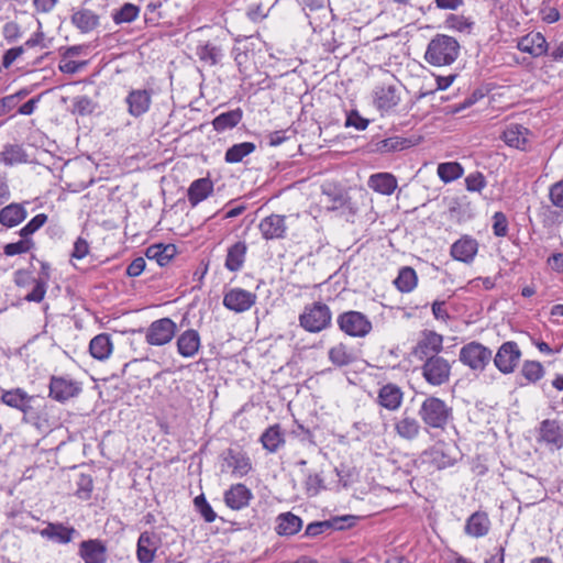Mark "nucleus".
<instances>
[{
  "label": "nucleus",
  "mask_w": 563,
  "mask_h": 563,
  "mask_svg": "<svg viewBox=\"0 0 563 563\" xmlns=\"http://www.w3.org/2000/svg\"><path fill=\"white\" fill-rule=\"evenodd\" d=\"M418 416L426 429L444 431L453 421V409L443 399L428 396L420 405Z\"/></svg>",
  "instance_id": "1"
},
{
  "label": "nucleus",
  "mask_w": 563,
  "mask_h": 563,
  "mask_svg": "<svg viewBox=\"0 0 563 563\" xmlns=\"http://www.w3.org/2000/svg\"><path fill=\"white\" fill-rule=\"evenodd\" d=\"M460 54L459 42L449 35L438 34L428 44L424 59L432 66L453 64Z\"/></svg>",
  "instance_id": "2"
},
{
  "label": "nucleus",
  "mask_w": 563,
  "mask_h": 563,
  "mask_svg": "<svg viewBox=\"0 0 563 563\" xmlns=\"http://www.w3.org/2000/svg\"><path fill=\"white\" fill-rule=\"evenodd\" d=\"M332 312L328 305L317 301L303 308L299 316V324L310 333H319L331 327Z\"/></svg>",
  "instance_id": "3"
},
{
  "label": "nucleus",
  "mask_w": 563,
  "mask_h": 563,
  "mask_svg": "<svg viewBox=\"0 0 563 563\" xmlns=\"http://www.w3.org/2000/svg\"><path fill=\"white\" fill-rule=\"evenodd\" d=\"M492 358V350L477 341L464 344L459 351V361L475 374L483 373Z\"/></svg>",
  "instance_id": "4"
},
{
  "label": "nucleus",
  "mask_w": 563,
  "mask_h": 563,
  "mask_svg": "<svg viewBox=\"0 0 563 563\" xmlns=\"http://www.w3.org/2000/svg\"><path fill=\"white\" fill-rule=\"evenodd\" d=\"M221 473H231L233 477L242 478L252 472L253 465L249 454L242 449L229 448L219 455Z\"/></svg>",
  "instance_id": "5"
},
{
  "label": "nucleus",
  "mask_w": 563,
  "mask_h": 563,
  "mask_svg": "<svg viewBox=\"0 0 563 563\" xmlns=\"http://www.w3.org/2000/svg\"><path fill=\"white\" fill-rule=\"evenodd\" d=\"M47 404L44 397L40 395H30L20 407L19 411L23 413L22 421L32 424L40 431L51 429L47 415Z\"/></svg>",
  "instance_id": "6"
},
{
  "label": "nucleus",
  "mask_w": 563,
  "mask_h": 563,
  "mask_svg": "<svg viewBox=\"0 0 563 563\" xmlns=\"http://www.w3.org/2000/svg\"><path fill=\"white\" fill-rule=\"evenodd\" d=\"M452 365L441 355H433L423 360L420 367L421 376L427 384L433 387L445 385L451 379Z\"/></svg>",
  "instance_id": "7"
},
{
  "label": "nucleus",
  "mask_w": 563,
  "mask_h": 563,
  "mask_svg": "<svg viewBox=\"0 0 563 563\" xmlns=\"http://www.w3.org/2000/svg\"><path fill=\"white\" fill-rule=\"evenodd\" d=\"M339 329L349 336L364 338L373 329L371 320L355 310L344 311L336 318Z\"/></svg>",
  "instance_id": "8"
},
{
  "label": "nucleus",
  "mask_w": 563,
  "mask_h": 563,
  "mask_svg": "<svg viewBox=\"0 0 563 563\" xmlns=\"http://www.w3.org/2000/svg\"><path fill=\"white\" fill-rule=\"evenodd\" d=\"M521 355L519 345L515 341H507L498 347L492 360L500 373L508 375L515 372L520 362Z\"/></svg>",
  "instance_id": "9"
},
{
  "label": "nucleus",
  "mask_w": 563,
  "mask_h": 563,
  "mask_svg": "<svg viewBox=\"0 0 563 563\" xmlns=\"http://www.w3.org/2000/svg\"><path fill=\"white\" fill-rule=\"evenodd\" d=\"M177 331L176 323L170 318L153 321L145 333V341L150 345L162 346L169 343Z\"/></svg>",
  "instance_id": "10"
},
{
  "label": "nucleus",
  "mask_w": 563,
  "mask_h": 563,
  "mask_svg": "<svg viewBox=\"0 0 563 563\" xmlns=\"http://www.w3.org/2000/svg\"><path fill=\"white\" fill-rule=\"evenodd\" d=\"M443 350V335L433 330H423L418 339L412 354L419 360L423 361L433 355H440Z\"/></svg>",
  "instance_id": "11"
},
{
  "label": "nucleus",
  "mask_w": 563,
  "mask_h": 563,
  "mask_svg": "<svg viewBox=\"0 0 563 563\" xmlns=\"http://www.w3.org/2000/svg\"><path fill=\"white\" fill-rule=\"evenodd\" d=\"M256 294L243 288H231L223 296V306L231 311L241 313L250 310L256 302Z\"/></svg>",
  "instance_id": "12"
},
{
  "label": "nucleus",
  "mask_w": 563,
  "mask_h": 563,
  "mask_svg": "<svg viewBox=\"0 0 563 563\" xmlns=\"http://www.w3.org/2000/svg\"><path fill=\"white\" fill-rule=\"evenodd\" d=\"M400 101L398 88L391 84H382L373 90V102L380 113H388Z\"/></svg>",
  "instance_id": "13"
},
{
  "label": "nucleus",
  "mask_w": 563,
  "mask_h": 563,
  "mask_svg": "<svg viewBox=\"0 0 563 563\" xmlns=\"http://www.w3.org/2000/svg\"><path fill=\"white\" fill-rule=\"evenodd\" d=\"M286 219V216L276 213L263 218L258 223L262 238L266 241L285 239L288 230Z\"/></svg>",
  "instance_id": "14"
},
{
  "label": "nucleus",
  "mask_w": 563,
  "mask_h": 563,
  "mask_svg": "<svg viewBox=\"0 0 563 563\" xmlns=\"http://www.w3.org/2000/svg\"><path fill=\"white\" fill-rule=\"evenodd\" d=\"M31 532L40 533L43 538L59 544H67L79 534L74 527L65 526L62 522H48L41 530L31 528Z\"/></svg>",
  "instance_id": "15"
},
{
  "label": "nucleus",
  "mask_w": 563,
  "mask_h": 563,
  "mask_svg": "<svg viewBox=\"0 0 563 563\" xmlns=\"http://www.w3.org/2000/svg\"><path fill=\"white\" fill-rule=\"evenodd\" d=\"M81 391L79 383L68 377L52 376L49 396L60 402L77 396Z\"/></svg>",
  "instance_id": "16"
},
{
  "label": "nucleus",
  "mask_w": 563,
  "mask_h": 563,
  "mask_svg": "<svg viewBox=\"0 0 563 563\" xmlns=\"http://www.w3.org/2000/svg\"><path fill=\"white\" fill-rule=\"evenodd\" d=\"M539 441L550 450H560L563 446V424L554 419L543 420L540 423Z\"/></svg>",
  "instance_id": "17"
},
{
  "label": "nucleus",
  "mask_w": 563,
  "mask_h": 563,
  "mask_svg": "<svg viewBox=\"0 0 563 563\" xmlns=\"http://www.w3.org/2000/svg\"><path fill=\"white\" fill-rule=\"evenodd\" d=\"M152 95L151 89H132L125 98L129 114L133 118L145 114L151 108Z\"/></svg>",
  "instance_id": "18"
},
{
  "label": "nucleus",
  "mask_w": 563,
  "mask_h": 563,
  "mask_svg": "<svg viewBox=\"0 0 563 563\" xmlns=\"http://www.w3.org/2000/svg\"><path fill=\"white\" fill-rule=\"evenodd\" d=\"M478 247L477 240L465 234L451 245L450 254L455 261L471 264L478 252Z\"/></svg>",
  "instance_id": "19"
},
{
  "label": "nucleus",
  "mask_w": 563,
  "mask_h": 563,
  "mask_svg": "<svg viewBox=\"0 0 563 563\" xmlns=\"http://www.w3.org/2000/svg\"><path fill=\"white\" fill-rule=\"evenodd\" d=\"M161 544L159 537L150 531L140 534L136 544V558L140 563H152Z\"/></svg>",
  "instance_id": "20"
},
{
  "label": "nucleus",
  "mask_w": 563,
  "mask_h": 563,
  "mask_svg": "<svg viewBox=\"0 0 563 563\" xmlns=\"http://www.w3.org/2000/svg\"><path fill=\"white\" fill-rule=\"evenodd\" d=\"M78 555L85 563H106L107 547L99 539L85 540L79 544Z\"/></svg>",
  "instance_id": "21"
},
{
  "label": "nucleus",
  "mask_w": 563,
  "mask_h": 563,
  "mask_svg": "<svg viewBox=\"0 0 563 563\" xmlns=\"http://www.w3.org/2000/svg\"><path fill=\"white\" fill-rule=\"evenodd\" d=\"M224 504L232 510H241L250 505L253 494L244 484L238 483L224 492Z\"/></svg>",
  "instance_id": "22"
},
{
  "label": "nucleus",
  "mask_w": 563,
  "mask_h": 563,
  "mask_svg": "<svg viewBox=\"0 0 563 563\" xmlns=\"http://www.w3.org/2000/svg\"><path fill=\"white\" fill-rule=\"evenodd\" d=\"M177 352L185 358L195 357L201 347V338L197 330L188 329L181 332L176 340Z\"/></svg>",
  "instance_id": "23"
},
{
  "label": "nucleus",
  "mask_w": 563,
  "mask_h": 563,
  "mask_svg": "<svg viewBox=\"0 0 563 563\" xmlns=\"http://www.w3.org/2000/svg\"><path fill=\"white\" fill-rule=\"evenodd\" d=\"M453 451L454 450L452 446L444 442H439L426 451L424 455L428 457L429 462L438 470H443L452 466L455 463L456 456L453 454Z\"/></svg>",
  "instance_id": "24"
},
{
  "label": "nucleus",
  "mask_w": 563,
  "mask_h": 563,
  "mask_svg": "<svg viewBox=\"0 0 563 563\" xmlns=\"http://www.w3.org/2000/svg\"><path fill=\"white\" fill-rule=\"evenodd\" d=\"M422 426L419 420L405 410L395 422L396 433L405 440H415L419 437Z\"/></svg>",
  "instance_id": "25"
},
{
  "label": "nucleus",
  "mask_w": 563,
  "mask_h": 563,
  "mask_svg": "<svg viewBox=\"0 0 563 563\" xmlns=\"http://www.w3.org/2000/svg\"><path fill=\"white\" fill-rule=\"evenodd\" d=\"M518 49L522 53H528L533 57L542 56L548 51V43L545 37L540 33H529L521 37L517 45Z\"/></svg>",
  "instance_id": "26"
},
{
  "label": "nucleus",
  "mask_w": 563,
  "mask_h": 563,
  "mask_svg": "<svg viewBox=\"0 0 563 563\" xmlns=\"http://www.w3.org/2000/svg\"><path fill=\"white\" fill-rule=\"evenodd\" d=\"M529 130L521 124L511 123L503 132L504 142L514 148L526 151L528 145Z\"/></svg>",
  "instance_id": "27"
},
{
  "label": "nucleus",
  "mask_w": 563,
  "mask_h": 563,
  "mask_svg": "<svg viewBox=\"0 0 563 563\" xmlns=\"http://www.w3.org/2000/svg\"><path fill=\"white\" fill-rule=\"evenodd\" d=\"M402 399L404 393L395 384H386L380 387L377 396V402L390 411L397 410L401 406Z\"/></svg>",
  "instance_id": "28"
},
{
  "label": "nucleus",
  "mask_w": 563,
  "mask_h": 563,
  "mask_svg": "<svg viewBox=\"0 0 563 563\" xmlns=\"http://www.w3.org/2000/svg\"><path fill=\"white\" fill-rule=\"evenodd\" d=\"M196 55L202 64L216 66L222 60L224 53L221 45L211 41H205L198 43Z\"/></svg>",
  "instance_id": "29"
},
{
  "label": "nucleus",
  "mask_w": 563,
  "mask_h": 563,
  "mask_svg": "<svg viewBox=\"0 0 563 563\" xmlns=\"http://www.w3.org/2000/svg\"><path fill=\"white\" fill-rule=\"evenodd\" d=\"M490 529V520L485 511H475L465 522L464 532L473 538L485 537Z\"/></svg>",
  "instance_id": "30"
},
{
  "label": "nucleus",
  "mask_w": 563,
  "mask_h": 563,
  "mask_svg": "<svg viewBox=\"0 0 563 563\" xmlns=\"http://www.w3.org/2000/svg\"><path fill=\"white\" fill-rule=\"evenodd\" d=\"M247 253V245L244 241H238L228 247L224 267L232 273L243 268Z\"/></svg>",
  "instance_id": "31"
},
{
  "label": "nucleus",
  "mask_w": 563,
  "mask_h": 563,
  "mask_svg": "<svg viewBox=\"0 0 563 563\" xmlns=\"http://www.w3.org/2000/svg\"><path fill=\"white\" fill-rule=\"evenodd\" d=\"M27 211L23 203L12 202L0 210V223L5 228H14L25 220Z\"/></svg>",
  "instance_id": "32"
},
{
  "label": "nucleus",
  "mask_w": 563,
  "mask_h": 563,
  "mask_svg": "<svg viewBox=\"0 0 563 563\" xmlns=\"http://www.w3.org/2000/svg\"><path fill=\"white\" fill-rule=\"evenodd\" d=\"M213 191V183L210 178H199L191 183L188 188L187 197L191 207H196L199 202L207 199Z\"/></svg>",
  "instance_id": "33"
},
{
  "label": "nucleus",
  "mask_w": 563,
  "mask_h": 563,
  "mask_svg": "<svg viewBox=\"0 0 563 563\" xmlns=\"http://www.w3.org/2000/svg\"><path fill=\"white\" fill-rule=\"evenodd\" d=\"M71 23L81 32L90 33L100 24V16L89 9H79L71 14Z\"/></svg>",
  "instance_id": "34"
},
{
  "label": "nucleus",
  "mask_w": 563,
  "mask_h": 563,
  "mask_svg": "<svg viewBox=\"0 0 563 563\" xmlns=\"http://www.w3.org/2000/svg\"><path fill=\"white\" fill-rule=\"evenodd\" d=\"M368 187L385 196H390L397 188V179L390 173H376L369 176Z\"/></svg>",
  "instance_id": "35"
},
{
  "label": "nucleus",
  "mask_w": 563,
  "mask_h": 563,
  "mask_svg": "<svg viewBox=\"0 0 563 563\" xmlns=\"http://www.w3.org/2000/svg\"><path fill=\"white\" fill-rule=\"evenodd\" d=\"M276 532L279 536L290 537L300 531L302 527V520L300 517L291 514L284 512L280 514L276 519Z\"/></svg>",
  "instance_id": "36"
},
{
  "label": "nucleus",
  "mask_w": 563,
  "mask_h": 563,
  "mask_svg": "<svg viewBox=\"0 0 563 563\" xmlns=\"http://www.w3.org/2000/svg\"><path fill=\"white\" fill-rule=\"evenodd\" d=\"M263 448L269 453H275L285 444L284 433L278 423L268 427L260 439Z\"/></svg>",
  "instance_id": "37"
},
{
  "label": "nucleus",
  "mask_w": 563,
  "mask_h": 563,
  "mask_svg": "<svg viewBox=\"0 0 563 563\" xmlns=\"http://www.w3.org/2000/svg\"><path fill=\"white\" fill-rule=\"evenodd\" d=\"M112 341L109 334L100 333L96 335L89 344V351L93 358L99 361L107 360L112 353Z\"/></svg>",
  "instance_id": "38"
},
{
  "label": "nucleus",
  "mask_w": 563,
  "mask_h": 563,
  "mask_svg": "<svg viewBox=\"0 0 563 563\" xmlns=\"http://www.w3.org/2000/svg\"><path fill=\"white\" fill-rule=\"evenodd\" d=\"M145 255L159 266H165L176 255V246L174 244H154L146 249Z\"/></svg>",
  "instance_id": "39"
},
{
  "label": "nucleus",
  "mask_w": 563,
  "mask_h": 563,
  "mask_svg": "<svg viewBox=\"0 0 563 563\" xmlns=\"http://www.w3.org/2000/svg\"><path fill=\"white\" fill-rule=\"evenodd\" d=\"M242 118L243 111L236 108L217 115L212 121V125L217 132H225L235 128L241 122Z\"/></svg>",
  "instance_id": "40"
},
{
  "label": "nucleus",
  "mask_w": 563,
  "mask_h": 563,
  "mask_svg": "<svg viewBox=\"0 0 563 563\" xmlns=\"http://www.w3.org/2000/svg\"><path fill=\"white\" fill-rule=\"evenodd\" d=\"M329 360L335 366L343 367L356 360L354 351L344 343H339L329 350Z\"/></svg>",
  "instance_id": "41"
},
{
  "label": "nucleus",
  "mask_w": 563,
  "mask_h": 563,
  "mask_svg": "<svg viewBox=\"0 0 563 563\" xmlns=\"http://www.w3.org/2000/svg\"><path fill=\"white\" fill-rule=\"evenodd\" d=\"M418 283L416 271L412 267L405 266L399 269L394 284L401 292L412 291Z\"/></svg>",
  "instance_id": "42"
},
{
  "label": "nucleus",
  "mask_w": 563,
  "mask_h": 563,
  "mask_svg": "<svg viewBox=\"0 0 563 563\" xmlns=\"http://www.w3.org/2000/svg\"><path fill=\"white\" fill-rule=\"evenodd\" d=\"M256 146L252 142H242L229 147L224 155V161L229 164H235L243 161L244 157L252 154Z\"/></svg>",
  "instance_id": "43"
},
{
  "label": "nucleus",
  "mask_w": 563,
  "mask_h": 563,
  "mask_svg": "<svg viewBox=\"0 0 563 563\" xmlns=\"http://www.w3.org/2000/svg\"><path fill=\"white\" fill-rule=\"evenodd\" d=\"M0 162L9 166L22 164L27 162V155L22 146L9 144L5 145L3 151L0 153Z\"/></svg>",
  "instance_id": "44"
},
{
  "label": "nucleus",
  "mask_w": 563,
  "mask_h": 563,
  "mask_svg": "<svg viewBox=\"0 0 563 563\" xmlns=\"http://www.w3.org/2000/svg\"><path fill=\"white\" fill-rule=\"evenodd\" d=\"M437 173L439 178L448 184L463 176L464 168L457 162L441 163L438 165Z\"/></svg>",
  "instance_id": "45"
},
{
  "label": "nucleus",
  "mask_w": 563,
  "mask_h": 563,
  "mask_svg": "<svg viewBox=\"0 0 563 563\" xmlns=\"http://www.w3.org/2000/svg\"><path fill=\"white\" fill-rule=\"evenodd\" d=\"M29 396L30 394H27L23 388L16 387L9 390H2L0 400L5 406L19 410Z\"/></svg>",
  "instance_id": "46"
},
{
  "label": "nucleus",
  "mask_w": 563,
  "mask_h": 563,
  "mask_svg": "<svg viewBox=\"0 0 563 563\" xmlns=\"http://www.w3.org/2000/svg\"><path fill=\"white\" fill-rule=\"evenodd\" d=\"M140 8L133 3L126 2L120 9L112 12V20L117 25L131 23L137 19Z\"/></svg>",
  "instance_id": "47"
},
{
  "label": "nucleus",
  "mask_w": 563,
  "mask_h": 563,
  "mask_svg": "<svg viewBox=\"0 0 563 563\" xmlns=\"http://www.w3.org/2000/svg\"><path fill=\"white\" fill-rule=\"evenodd\" d=\"M521 375L528 383H537L544 376V368L538 361H526L521 367Z\"/></svg>",
  "instance_id": "48"
},
{
  "label": "nucleus",
  "mask_w": 563,
  "mask_h": 563,
  "mask_svg": "<svg viewBox=\"0 0 563 563\" xmlns=\"http://www.w3.org/2000/svg\"><path fill=\"white\" fill-rule=\"evenodd\" d=\"M408 141L400 136H391L385 140H382L377 143V151L382 153H389L398 150H404L408 147Z\"/></svg>",
  "instance_id": "49"
},
{
  "label": "nucleus",
  "mask_w": 563,
  "mask_h": 563,
  "mask_svg": "<svg viewBox=\"0 0 563 563\" xmlns=\"http://www.w3.org/2000/svg\"><path fill=\"white\" fill-rule=\"evenodd\" d=\"M33 246H34V243L31 239L22 238L18 242L9 243V244L4 245L3 253L7 256H14L18 254L27 253Z\"/></svg>",
  "instance_id": "50"
},
{
  "label": "nucleus",
  "mask_w": 563,
  "mask_h": 563,
  "mask_svg": "<svg viewBox=\"0 0 563 563\" xmlns=\"http://www.w3.org/2000/svg\"><path fill=\"white\" fill-rule=\"evenodd\" d=\"M493 233L497 238H505L509 231V222L506 214L501 211H497L494 213L493 218Z\"/></svg>",
  "instance_id": "51"
},
{
  "label": "nucleus",
  "mask_w": 563,
  "mask_h": 563,
  "mask_svg": "<svg viewBox=\"0 0 563 563\" xmlns=\"http://www.w3.org/2000/svg\"><path fill=\"white\" fill-rule=\"evenodd\" d=\"M194 504H195L197 510L199 511V514L201 515V517L205 519L206 522L210 523V522H213L216 520L217 514L213 511L212 507L207 501V499H206L203 494L197 496L194 499Z\"/></svg>",
  "instance_id": "52"
},
{
  "label": "nucleus",
  "mask_w": 563,
  "mask_h": 563,
  "mask_svg": "<svg viewBox=\"0 0 563 563\" xmlns=\"http://www.w3.org/2000/svg\"><path fill=\"white\" fill-rule=\"evenodd\" d=\"M305 488L308 496H317L324 488L323 478L317 473L307 474L305 481Z\"/></svg>",
  "instance_id": "53"
},
{
  "label": "nucleus",
  "mask_w": 563,
  "mask_h": 563,
  "mask_svg": "<svg viewBox=\"0 0 563 563\" xmlns=\"http://www.w3.org/2000/svg\"><path fill=\"white\" fill-rule=\"evenodd\" d=\"M46 221L47 216L45 213L36 214L20 230L21 238L29 239V236L40 230Z\"/></svg>",
  "instance_id": "54"
},
{
  "label": "nucleus",
  "mask_w": 563,
  "mask_h": 563,
  "mask_svg": "<svg viewBox=\"0 0 563 563\" xmlns=\"http://www.w3.org/2000/svg\"><path fill=\"white\" fill-rule=\"evenodd\" d=\"M486 185V178L481 172L471 173L465 177V186L468 191L481 192Z\"/></svg>",
  "instance_id": "55"
},
{
  "label": "nucleus",
  "mask_w": 563,
  "mask_h": 563,
  "mask_svg": "<svg viewBox=\"0 0 563 563\" xmlns=\"http://www.w3.org/2000/svg\"><path fill=\"white\" fill-rule=\"evenodd\" d=\"M358 517L353 515L336 516L329 519L331 530H344L355 526Z\"/></svg>",
  "instance_id": "56"
},
{
  "label": "nucleus",
  "mask_w": 563,
  "mask_h": 563,
  "mask_svg": "<svg viewBox=\"0 0 563 563\" xmlns=\"http://www.w3.org/2000/svg\"><path fill=\"white\" fill-rule=\"evenodd\" d=\"M46 294V282L37 278L33 283V289L25 295L24 299L29 302H41Z\"/></svg>",
  "instance_id": "57"
},
{
  "label": "nucleus",
  "mask_w": 563,
  "mask_h": 563,
  "mask_svg": "<svg viewBox=\"0 0 563 563\" xmlns=\"http://www.w3.org/2000/svg\"><path fill=\"white\" fill-rule=\"evenodd\" d=\"M93 110L92 101L87 96H79L74 99L73 112L79 115H86Z\"/></svg>",
  "instance_id": "58"
},
{
  "label": "nucleus",
  "mask_w": 563,
  "mask_h": 563,
  "mask_svg": "<svg viewBox=\"0 0 563 563\" xmlns=\"http://www.w3.org/2000/svg\"><path fill=\"white\" fill-rule=\"evenodd\" d=\"M549 198L554 207L563 210V179L550 186Z\"/></svg>",
  "instance_id": "59"
},
{
  "label": "nucleus",
  "mask_w": 563,
  "mask_h": 563,
  "mask_svg": "<svg viewBox=\"0 0 563 563\" xmlns=\"http://www.w3.org/2000/svg\"><path fill=\"white\" fill-rule=\"evenodd\" d=\"M77 486H78L77 495L80 498L87 499L90 497V493L92 492L93 484H92V479L89 475L81 474L77 482Z\"/></svg>",
  "instance_id": "60"
},
{
  "label": "nucleus",
  "mask_w": 563,
  "mask_h": 563,
  "mask_svg": "<svg viewBox=\"0 0 563 563\" xmlns=\"http://www.w3.org/2000/svg\"><path fill=\"white\" fill-rule=\"evenodd\" d=\"M2 35L9 42L13 43L21 36V29L16 22H7L2 27Z\"/></svg>",
  "instance_id": "61"
},
{
  "label": "nucleus",
  "mask_w": 563,
  "mask_h": 563,
  "mask_svg": "<svg viewBox=\"0 0 563 563\" xmlns=\"http://www.w3.org/2000/svg\"><path fill=\"white\" fill-rule=\"evenodd\" d=\"M367 125L368 120L362 118L360 113L355 110L351 111L346 117L345 126L347 128L353 126L357 131H363L367 128Z\"/></svg>",
  "instance_id": "62"
},
{
  "label": "nucleus",
  "mask_w": 563,
  "mask_h": 563,
  "mask_svg": "<svg viewBox=\"0 0 563 563\" xmlns=\"http://www.w3.org/2000/svg\"><path fill=\"white\" fill-rule=\"evenodd\" d=\"M330 523L329 520L324 521H314L307 526L305 530V536L307 537H317L319 534H322L323 532L330 530Z\"/></svg>",
  "instance_id": "63"
},
{
  "label": "nucleus",
  "mask_w": 563,
  "mask_h": 563,
  "mask_svg": "<svg viewBox=\"0 0 563 563\" xmlns=\"http://www.w3.org/2000/svg\"><path fill=\"white\" fill-rule=\"evenodd\" d=\"M9 517L12 520V526L19 529L29 530L27 521L31 519V512L29 511H19V512H11Z\"/></svg>",
  "instance_id": "64"
}]
</instances>
